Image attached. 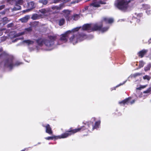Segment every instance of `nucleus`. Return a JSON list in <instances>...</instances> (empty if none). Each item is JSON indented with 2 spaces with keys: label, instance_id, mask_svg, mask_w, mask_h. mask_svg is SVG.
<instances>
[{
  "label": "nucleus",
  "instance_id": "obj_1",
  "mask_svg": "<svg viewBox=\"0 0 151 151\" xmlns=\"http://www.w3.org/2000/svg\"><path fill=\"white\" fill-rule=\"evenodd\" d=\"M102 25H100L98 24H86L84 25L82 27H77L71 30H69L66 32L65 33L60 35V39L58 42V44L60 45L66 42L68 40V37L70 35L71 31L73 32L80 30H87L88 32L92 31L99 30L104 32L107 31L109 29L108 27L102 28Z\"/></svg>",
  "mask_w": 151,
  "mask_h": 151
},
{
  "label": "nucleus",
  "instance_id": "obj_2",
  "mask_svg": "<svg viewBox=\"0 0 151 151\" xmlns=\"http://www.w3.org/2000/svg\"><path fill=\"white\" fill-rule=\"evenodd\" d=\"M100 123V121L96 122L95 126H93V123L91 122H87L85 124L84 126L69 131L67 132V133L63 134L61 135L56 136L49 137L45 138V139L47 140H50L53 139L54 138L55 139H58L65 138L73 134L79 132L81 130L83 131L86 128L88 129V131L90 132L92 131L94 129L98 128Z\"/></svg>",
  "mask_w": 151,
  "mask_h": 151
},
{
  "label": "nucleus",
  "instance_id": "obj_3",
  "mask_svg": "<svg viewBox=\"0 0 151 151\" xmlns=\"http://www.w3.org/2000/svg\"><path fill=\"white\" fill-rule=\"evenodd\" d=\"M0 59H6L4 62V66L10 70L15 66H18L22 64V62L17 61L14 64L13 63V57L6 52H4L0 55Z\"/></svg>",
  "mask_w": 151,
  "mask_h": 151
},
{
  "label": "nucleus",
  "instance_id": "obj_4",
  "mask_svg": "<svg viewBox=\"0 0 151 151\" xmlns=\"http://www.w3.org/2000/svg\"><path fill=\"white\" fill-rule=\"evenodd\" d=\"M71 31L70 35L71 36L70 37L69 40L70 42L75 45L79 41H82L87 38L86 35L83 33H80L79 32L77 34Z\"/></svg>",
  "mask_w": 151,
  "mask_h": 151
},
{
  "label": "nucleus",
  "instance_id": "obj_5",
  "mask_svg": "<svg viewBox=\"0 0 151 151\" xmlns=\"http://www.w3.org/2000/svg\"><path fill=\"white\" fill-rule=\"evenodd\" d=\"M56 39V36L55 35L49 36L47 39H45L44 44L48 49V50L52 49L54 47V41Z\"/></svg>",
  "mask_w": 151,
  "mask_h": 151
},
{
  "label": "nucleus",
  "instance_id": "obj_6",
  "mask_svg": "<svg viewBox=\"0 0 151 151\" xmlns=\"http://www.w3.org/2000/svg\"><path fill=\"white\" fill-rule=\"evenodd\" d=\"M106 3L103 2L101 0H94L93 2L90 6L86 7L85 9L86 10L89 9L92 10L94 9V7H98L100 6V4H105Z\"/></svg>",
  "mask_w": 151,
  "mask_h": 151
},
{
  "label": "nucleus",
  "instance_id": "obj_7",
  "mask_svg": "<svg viewBox=\"0 0 151 151\" xmlns=\"http://www.w3.org/2000/svg\"><path fill=\"white\" fill-rule=\"evenodd\" d=\"M79 18V16L78 14H74L72 16H68L66 17L67 21H73V20H77Z\"/></svg>",
  "mask_w": 151,
  "mask_h": 151
},
{
  "label": "nucleus",
  "instance_id": "obj_8",
  "mask_svg": "<svg viewBox=\"0 0 151 151\" xmlns=\"http://www.w3.org/2000/svg\"><path fill=\"white\" fill-rule=\"evenodd\" d=\"M27 7L28 9L23 11V12H29L32 9L35 7L34 3L33 1H31L28 3Z\"/></svg>",
  "mask_w": 151,
  "mask_h": 151
},
{
  "label": "nucleus",
  "instance_id": "obj_9",
  "mask_svg": "<svg viewBox=\"0 0 151 151\" xmlns=\"http://www.w3.org/2000/svg\"><path fill=\"white\" fill-rule=\"evenodd\" d=\"M130 99L129 98L127 99H126L123 101H122L121 102H119V103L120 104H123L124 105L125 104H128L129 103L131 104H133L135 100H133L132 101H130V102H129V99Z\"/></svg>",
  "mask_w": 151,
  "mask_h": 151
},
{
  "label": "nucleus",
  "instance_id": "obj_10",
  "mask_svg": "<svg viewBox=\"0 0 151 151\" xmlns=\"http://www.w3.org/2000/svg\"><path fill=\"white\" fill-rule=\"evenodd\" d=\"M50 10L49 9H42L39 10L38 13H42V15H47Z\"/></svg>",
  "mask_w": 151,
  "mask_h": 151
},
{
  "label": "nucleus",
  "instance_id": "obj_11",
  "mask_svg": "<svg viewBox=\"0 0 151 151\" xmlns=\"http://www.w3.org/2000/svg\"><path fill=\"white\" fill-rule=\"evenodd\" d=\"M43 126L45 127L46 129V133L49 134H52V132L51 128L49 124H47L46 125H43Z\"/></svg>",
  "mask_w": 151,
  "mask_h": 151
},
{
  "label": "nucleus",
  "instance_id": "obj_12",
  "mask_svg": "<svg viewBox=\"0 0 151 151\" xmlns=\"http://www.w3.org/2000/svg\"><path fill=\"white\" fill-rule=\"evenodd\" d=\"M103 20L106 23H108L110 24L113 22L114 20L113 19L111 18H108L107 17H104L103 18Z\"/></svg>",
  "mask_w": 151,
  "mask_h": 151
},
{
  "label": "nucleus",
  "instance_id": "obj_13",
  "mask_svg": "<svg viewBox=\"0 0 151 151\" xmlns=\"http://www.w3.org/2000/svg\"><path fill=\"white\" fill-rule=\"evenodd\" d=\"M147 52V50L144 49L139 51L138 53V54L139 56L142 58Z\"/></svg>",
  "mask_w": 151,
  "mask_h": 151
},
{
  "label": "nucleus",
  "instance_id": "obj_14",
  "mask_svg": "<svg viewBox=\"0 0 151 151\" xmlns=\"http://www.w3.org/2000/svg\"><path fill=\"white\" fill-rule=\"evenodd\" d=\"M23 42L26 43L29 46L33 45L34 42L33 40H28L23 41Z\"/></svg>",
  "mask_w": 151,
  "mask_h": 151
},
{
  "label": "nucleus",
  "instance_id": "obj_15",
  "mask_svg": "<svg viewBox=\"0 0 151 151\" xmlns=\"http://www.w3.org/2000/svg\"><path fill=\"white\" fill-rule=\"evenodd\" d=\"M0 19L1 20H0V21L1 22H1L0 23V25H1V24H2L3 25H4L7 23L9 21L8 20V19L6 17Z\"/></svg>",
  "mask_w": 151,
  "mask_h": 151
},
{
  "label": "nucleus",
  "instance_id": "obj_16",
  "mask_svg": "<svg viewBox=\"0 0 151 151\" xmlns=\"http://www.w3.org/2000/svg\"><path fill=\"white\" fill-rule=\"evenodd\" d=\"M44 41L45 39L40 38L37 40V42L39 45L42 46L44 44Z\"/></svg>",
  "mask_w": 151,
  "mask_h": 151
},
{
  "label": "nucleus",
  "instance_id": "obj_17",
  "mask_svg": "<svg viewBox=\"0 0 151 151\" xmlns=\"http://www.w3.org/2000/svg\"><path fill=\"white\" fill-rule=\"evenodd\" d=\"M29 18V16H27L20 19V20L22 22H26L28 21Z\"/></svg>",
  "mask_w": 151,
  "mask_h": 151
},
{
  "label": "nucleus",
  "instance_id": "obj_18",
  "mask_svg": "<svg viewBox=\"0 0 151 151\" xmlns=\"http://www.w3.org/2000/svg\"><path fill=\"white\" fill-rule=\"evenodd\" d=\"M41 16V15L35 14L32 15L31 18L33 20H36L38 19L39 17Z\"/></svg>",
  "mask_w": 151,
  "mask_h": 151
},
{
  "label": "nucleus",
  "instance_id": "obj_19",
  "mask_svg": "<svg viewBox=\"0 0 151 151\" xmlns=\"http://www.w3.org/2000/svg\"><path fill=\"white\" fill-rule=\"evenodd\" d=\"M145 8H146V13L147 14L149 15L150 14V6L148 5H145Z\"/></svg>",
  "mask_w": 151,
  "mask_h": 151
},
{
  "label": "nucleus",
  "instance_id": "obj_20",
  "mask_svg": "<svg viewBox=\"0 0 151 151\" xmlns=\"http://www.w3.org/2000/svg\"><path fill=\"white\" fill-rule=\"evenodd\" d=\"M65 22V20L64 19H61L59 20L58 24L60 26L63 25Z\"/></svg>",
  "mask_w": 151,
  "mask_h": 151
},
{
  "label": "nucleus",
  "instance_id": "obj_21",
  "mask_svg": "<svg viewBox=\"0 0 151 151\" xmlns=\"http://www.w3.org/2000/svg\"><path fill=\"white\" fill-rule=\"evenodd\" d=\"M61 9V6H53L52 7V9L53 10L57 9V10H60Z\"/></svg>",
  "mask_w": 151,
  "mask_h": 151
},
{
  "label": "nucleus",
  "instance_id": "obj_22",
  "mask_svg": "<svg viewBox=\"0 0 151 151\" xmlns=\"http://www.w3.org/2000/svg\"><path fill=\"white\" fill-rule=\"evenodd\" d=\"M151 67V65L150 64H149L147 65L146 67H145V71H147L148 70H150Z\"/></svg>",
  "mask_w": 151,
  "mask_h": 151
},
{
  "label": "nucleus",
  "instance_id": "obj_23",
  "mask_svg": "<svg viewBox=\"0 0 151 151\" xmlns=\"http://www.w3.org/2000/svg\"><path fill=\"white\" fill-rule=\"evenodd\" d=\"M144 65V63L143 61H140L139 62V68L143 67Z\"/></svg>",
  "mask_w": 151,
  "mask_h": 151
},
{
  "label": "nucleus",
  "instance_id": "obj_24",
  "mask_svg": "<svg viewBox=\"0 0 151 151\" xmlns=\"http://www.w3.org/2000/svg\"><path fill=\"white\" fill-rule=\"evenodd\" d=\"M24 32H22L17 33L16 34V35H14L15 37H18L20 36L21 35H22L24 34Z\"/></svg>",
  "mask_w": 151,
  "mask_h": 151
},
{
  "label": "nucleus",
  "instance_id": "obj_25",
  "mask_svg": "<svg viewBox=\"0 0 151 151\" xmlns=\"http://www.w3.org/2000/svg\"><path fill=\"white\" fill-rule=\"evenodd\" d=\"M147 85L144 86H141L137 88V90H140L146 87Z\"/></svg>",
  "mask_w": 151,
  "mask_h": 151
},
{
  "label": "nucleus",
  "instance_id": "obj_26",
  "mask_svg": "<svg viewBox=\"0 0 151 151\" xmlns=\"http://www.w3.org/2000/svg\"><path fill=\"white\" fill-rule=\"evenodd\" d=\"M39 2L45 5L47 3V1L46 0H41Z\"/></svg>",
  "mask_w": 151,
  "mask_h": 151
},
{
  "label": "nucleus",
  "instance_id": "obj_27",
  "mask_svg": "<svg viewBox=\"0 0 151 151\" xmlns=\"http://www.w3.org/2000/svg\"><path fill=\"white\" fill-rule=\"evenodd\" d=\"M32 30V29L30 27L28 28L25 29V32H30Z\"/></svg>",
  "mask_w": 151,
  "mask_h": 151
},
{
  "label": "nucleus",
  "instance_id": "obj_28",
  "mask_svg": "<svg viewBox=\"0 0 151 151\" xmlns=\"http://www.w3.org/2000/svg\"><path fill=\"white\" fill-rule=\"evenodd\" d=\"M142 75V73H136L133 75V76L134 77H135L138 76H139Z\"/></svg>",
  "mask_w": 151,
  "mask_h": 151
},
{
  "label": "nucleus",
  "instance_id": "obj_29",
  "mask_svg": "<svg viewBox=\"0 0 151 151\" xmlns=\"http://www.w3.org/2000/svg\"><path fill=\"white\" fill-rule=\"evenodd\" d=\"M143 78L144 79H147L149 81L150 79V77L146 75L143 77Z\"/></svg>",
  "mask_w": 151,
  "mask_h": 151
},
{
  "label": "nucleus",
  "instance_id": "obj_30",
  "mask_svg": "<svg viewBox=\"0 0 151 151\" xmlns=\"http://www.w3.org/2000/svg\"><path fill=\"white\" fill-rule=\"evenodd\" d=\"M151 91L150 88L148 89L147 90L143 92V93H149Z\"/></svg>",
  "mask_w": 151,
  "mask_h": 151
},
{
  "label": "nucleus",
  "instance_id": "obj_31",
  "mask_svg": "<svg viewBox=\"0 0 151 151\" xmlns=\"http://www.w3.org/2000/svg\"><path fill=\"white\" fill-rule=\"evenodd\" d=\"M126 82V81H124L123 82V83H120L116 87H114V89L115 90V88L116 87H118L120 86L121 85H123V84H124Z\"/></svg>",
  "mask_w": 151,
  "mask_h": 151
},
{
  "label": "nucleus",
  "instance_id": "obj_32",
  "mask_svg": "<svg viewBox=\"0 0 151 151\" xmlns=\"http://www.w3.org/2000/svg\"><path fill=\"white\" fill-rule=\"evenodd\" d=\"M13 26V24L12 23H10L8 24L7 25V27L8 28L11 27H12Z\"/></svg>",
  "mask_w": 151,
  "mask_h": 151
},
{
  "label": "nucleus",
  "instance_id": "obj_33",
  "mask_svg": "<svg viewBox=\"0 0 151 151\" xmlns=\"http://www.w3.org/2000/svg\"><path fill=\"white\" fill-rule=\"evenodd\" d=\"M4 7V5H2L0 6V10L3 9Z\"/></svg>",
  "mask_w": 151,
  "mask_h": 151
},
{
  "label": "nucleus",
  "instance_id": "obj_34",
  "mask_svg": "<svg viewBox=\"0 0 151 151\" xmlns=\"http://www.w3.org/2000/svg\"><path fill=\"white\" fill-rule=\"evenodd\" d=\"M19 39V38H17L16 39H15L14 40H13L12 42H15L17 40H18Z\"/></svg>",
  "mask_w": 151,
  "mask_h": 151
},
{
  "label": "nucleus",
  "instance_id": "obj_35",
  "mask_svg": "<svg viewBox=\"0 0 151 151\" xmlns=\"http://www.w3.org/2000/svg\"><path fill=\"white\" fill-rule=\"evenodd\" d=\"M3 34V32L2 31H0V36H1Z\"/></svg>",
  "mask_w": 151,
  "mask_h": 151
},
{
  "label": "nucleus",
  "instance_id": "obj_36",
  "mask_svg": "<svg viewBox=\"0 0 151 151\" xmlns=\"http://www.w3.org/2000/svg\"><path fill=\"white\" fill-rule=\"evenodd\" d=\"M2 50V47L0 46V52H1Z\"/></svg>",
  "mask_w": 151,
  "mask_h": 151
},
{
  "label": "nucleus",
  "instance_id": "obj_37",
  "mask_svg": "<svg viewBox=\"0 0 151 151\" xmlns=\"http://www.w3.org/2000/svg\"><path fill=\"white\" fill-rule=\"evenodd\" d=\"M92 120L95 121V118H93L91 119Z\"/></svg>",
  "mask_w": 151,
  "mask_h": 151
},
{
  "label": "nucleus",
  "instance_id": "obj_38",
  "mask_svg": "<svg viewBox=\"0 0 151 151\" xmlns=\"http://www.w3.org/2000/svg\"><path fill=\"white\" fill-rule=\"evenodd\" d=\"M26 150V149H24V150H21V151H25V150Z\"/></svg>",
  "mask_w": 151,
  "mask_h": 151
},
{
  "label": "nucleus",
  "instance_id": "obj_39",
  "mask_svg": "<svg viewBox=\"0 0 151 151\" xmlns=\"http://www.w3.org/2000/svg\"><path fill=\"white\" fill-rule=\"evenodd\" d=\"M137 21L139 22V20L137 19Z\"/></svg>",
  "mask_w": 151,
  "mask_h": 151
}]
</instances>
